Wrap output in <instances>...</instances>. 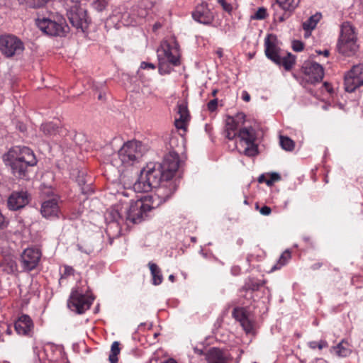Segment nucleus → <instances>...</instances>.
Instances as JSON below:
<instances>
[{"label":"nucleus","mask_w":363,"mask_h":363,"mask_svg":"<svg viewBox=\"0 0 363 363\" xmlns=\"http://www.w3.org/2000/svg\"><path fill=\"white\" fill-rule=\"evenodd\" d=\"M6 166L17 179L28 180L30 169L35 167L38 160L33 151L26 146H14L3 156Z\"/></svg>","instance_id":"obj_1"},{"label":"nucleus","mask_w":363,"mask_h":363,"mask_svg":"<svg viewBox=\"0 0 363 363\" xmlns=\"http://www.w3.org/2000/svg\"><path fill=\"white\" fill-rule=\"evenodd\" d=\"M145 151L141 142L130 140L123 144L118 153L113 158V166L119 169L122 167H129L138 162L142 157Z\"/></svg>","instance_id":"obj_2"},{"label":"nucleus","mask_w":363,"mask_h":363,"mask_svg":"<svg viewBox=\"0 0 363 363\" xmlns=\"http://www.w3.org/2000/svg\"><path fill=\"white\" fill-rule=\"evenodd\" d=\"M67 11V16L70 23L77 29L84 31L87 28L89 18L86 10L83 6L86 0H60Z\"/></svg>","instance_id":"obj_3"},{"label":"nucleus","mask_w":363,"mask_h":363,"mask_svg":"<svg viewBox=\"0 0 363 363\" xmlns=\"http://www.w3.org/2000/svg\"><path fill=\"white\" fill-rule=\"evenodd\" d=\"M156 208L147 196L130 203L125 207V220L133 223L142 222L148 216V213Z\"/></svg>","instance_id":"obj_4"},{"label":"nucleus","mask_w":363,"mask_h":363,"mask_svg":"<svg viewBox=\"0 0 363 363\" xmlns=\"http://www.w3.org/2000/svg\"><path fill=\"white\" fill-rule=\"evenodd\" d=\"M238 148H242V153L247 157H254L259 152L257 140V133L252 126L240 128L238 130Z\"/></svg>","instance_id":"obj_5"},{"label":"nucleus","mask_w":363,"mask_h":363,"mask_svg":"<svg viewBox=\"0 0 363 363\" xmlns=\"http://www.w3.org/2000/svg\"><path fill=\"white\" fill-rule=\"evenodd\" d=\"M357 35L354 28L349 23L341 26L340 35L337 42L338 51L345 55H351L357 50Z\"/></svg>","instance_id":"obj_6"},{"label":"nucleus","mask_w":363,"mask_h":363,"mask_svg":"<svg viewBox=\"0 0 363 363\" xmlns=\"http://www.w3.org/2000/svg\"><path fill=\"white\" fill-rule=\"evenodd\" d=\"M93 301L94 298L84 294L77 287L72 289L67 301V306L71 311L78 314H82L89 309Z\"/></svg>","instance_id":"obj_7"},{"label":"nucleus","mask_w":363,"mask_h":363,"mask_svg":"<svg viewBox=\"0 0 363 363\" xmlns=\"http://www.w3.org/2000/svg\"><path fill=\"white\" fill-rule=\"evenodd\" d=\"M36 24L43 32L50 36L64 37L69 31V27L62 18L57 21L49 18L38 19Z\"/></svg>","instance_id":"obj_8"},{"label":"nucleus","mask_w":363,"mask_h":363,"mask_svg":"<svg viewBox=\"0 0 363 363\" xmlns=\"http://www.w3.org/2000/svg\"><path fill=\"white\" fill-rule=\"evenodd\" d=\"M24 48L23 43L15 35H6L0 37V51L8 58L21 55Z\"/></svg>","instance_id":"obj_9"},{"label":"nucleus","mask_w":363,"mask_h":363,"mask_svg":"<svg viewBox=\"0 0 363 363\" xmlns=\"http://www.w3.org/2000/svg\"><path fill=\"white\" fill-rule=\"evenodd\" d=\"M177 189L175 181L165 179L161 185L156 188L155 194L147 196L157 208L162 203L169 199Z\"/></svg>","instance_id":"obj_10"},{"label":"nucleus","mask_w":363,"mask_h":363,"mask_svg":"<svg viewBox=\"0 0 363 363\" xmlns=\"http://www.w3.org/2000/svg\"><path fill=\"white\" fill-rule=\"evenodd\" d=\"M157 164L164 172L165 179H172L180 164L179 154L169 151L164 155L162 162Z\"/></svg>","instance_id":"obj_11"},{"label":"nucleus","mask_w":363,"mask_h":363,"mask_svg":"<svg viewBox=\"0 0 363 363\" xmlns=\"http://www.w3.org/2000/svg\"><path fill=\"white\" fill-rule=\"evenodd\" d=\"M363 84V65H354L345 76V86L347 92L354 91Z\"/></svg>","instance_id":"obj_12"},{"label":"nucleus","mask_w":363,"mask_h":363,"mask_svg":"<svg viewBox=\"0 0 363 363\" xmlns=\"http://www.w3.org/2000/svg\"><path fill=\"white\" fill-rule=\"evenodd\" d=\"M158 61H164L171 64L172 66H178L180 65L179 55L177 45L174 48L164 41L162 43L160 47L157 49Z\"/></svg>","instance_id":"obj_13"},{"label":"nucleus","mask_w":363,"mask_h":363,"mask_svg":"<svg viewBox=\"0 0 363 363\" xmlns=\"http://www.w3.org/2000/svg\"><path fill=\"white\" fill-rule=\"evenodd\" d=\"M41 257L40 251L34 247L26 248L21 255V262L24 270L30 272L38 264Z\"/></svg>","instance_id":"obj_14"},{"label":"nucleus","mask_w":363,"mask_h":363,"mask_svg":"<svg viewBox=\"0 0 363 363\" xmlns=\"http://www.w3.org/2000/svg\"><path fill=\"white\" fill-rule=\"evenodd\" d=\"M153 188H157L165 181L164 172L157 167V163H150L143 170Z\"/></svg>","instance_id":"obj_15"},{"label":"nucleus","mask_w":363,"mask_h":363,"mask_svg":"<svg viewBox=\"0 0 363 363\" xmlns=\"http://www.w3.org/2000/svg\"><path fill=\"white\" fill-rule=\"evenodd\" d=\"M306 82L314 84L320 82L324 77L323 67L317 62L306 63L303 67Z\"/></svg>","instance_id":"obj_16"},{"label":"nucleus","mask_w":363,"mask_h":363,"mask_svg":"<svg viewBox=\"0 0 363 363\" xmlns=\"http://www.w3.org/2000/svg\"><path fill=\"white\" fill-rule=\"evenodd\" d=\"M192 17L196 21L204 25L211 24L214 20V15L206 3L196 6Z\"/></svg>","instance_id":"obj_17"},{"label":"nucleus","mask_w":363,"mask_h":363,"mask_svg":"<svg viewBox=\"0 0 363 363\" xmlns=\"http://www.w3.org/2000/svg\"><path fill=\"white\" fill-rule=\"evenodd\" d=\"M14 328L18 335L31 337L34 324L29 315L23 314L15 322Z\"/></svg>","instance_id":"obj_18"},{"label":"nucleus","mask_w":363,"mask_h":363,"mask_svg":"<svg viewBox=\"0 0 363 363\" xmlns=\"http://www.w3.org/2000/svg\"><path fill=\"white\" fill-rule=\"evenodd\" d=\"M29 202L27 191H13L8 199L9 208L16 211L26 206Z\"/></svg>","instance_id":"obj_19"},{"label":"nucleus","mask_w":363,"mask_h":363,"mask_svg":"<svg viewBox=\"0 0 363 363\" xmlns=\"http://www.w3.org/2000/svg\"><path fill=\"white\" fill-rule=\"evenodd\" d=\"M264 52L266 56L272 62L279 60L280 49L277 44V38L274 35H269L264 40Z\"/></svg>","instance_id":"obj_20"},{"label":"nucleus","mask_w":363,"mask_h":363,"mask_svg":"<svg viewBox=\"0 0 363 363\" xmlns=\"http://www.w3.org/2000/svg\"><path fill=\"white\" fill-rule=\"evenodd\" d=\"M205 356L208 363H230L231 360L228 353L218 347L211 348Z\"/></svg>","instance_id":"obj_21"},{"label":"nucleus","mask_w":363,"mask_h":363,"mask_svg":"<svg viewBox=\"0 0 363 363\" xmlns=\"http://www.w3.org/2000/svg\"><path fill=\"white\" fill-rule=\"evenodd\" d=\"M41 214L46 218H55L59 217L60 207L56 199L45 201L41 205Z\"/></svg>","instance_id":"obj_22"},{"label":"nucleus","mask_w":363,"mask_h":363,"mask_svg":"<svg viewBox=\"0 0 363 363\" xmlns=\"http://www.w3.org/2000/svg\"><path fill=\"white\" fill-rule=\"evenodd\" d=\"M265 284V281H258L257 279L250 278L248 279L244 286L240 289V293H245L242 296L247 298H252V293L259 290V287Z\"/></svg>","instance_id":"obj_23"},{"label":"nucleus","mask_w":363,"mask_h":363,"mask_svg":"<svg viewBox=\"0 0 363 363\" xmlns=\"http://www.w3.org/2000/svg\"><path fill=\"white\" fill-rule=\"evenodd\" d=\"M106 219L109 220L110 223H116L118 225L125 221L127 222L125 220V207L117 206L111 208L108 213Z\"/></svg>","instance_id":"obj_24"},{"label":"nucleus","mask_w":363,"mask_h":363,"mask_svg":"<svg viewBox=\"0 0 363 363\" xmlns=\"http://www.w3.org/2000/svg\"><path fill=\"white\" fill-rule=\"evenodd\" d=\"M147 14V11L143 9H133L131 13L125 12L123 15L124 23L126 25H135L139 23V19L143 18Z\"/></svg>","instance_id":"obj_25"},{"label":"nucleus","mask_w":363,"mask_h":363,"mask_svg":"<svg viewBox=\"0 0 363 363\" xmlns=\"http://www.w3.org/2000/svg\"><path fill=\"white\" fill-rule=\"evenodd\" d=\"M241 127L235 122L233 116H227L225 120V125L224 135L228 140H234L238 135V130Z\"/></svg>","instance_id":"obj_26"},{"label":"nucleus","mask_w":363,"mask_h":363,"mask_svg":"<svg viewBox=\"0 0 363 363\" xmlns=\"http://www.w3.org/2000/svg\"><path fill=\"white\" fill-rule=\"evenodd\" d=\"M153 187L152 186L151 184L148 182V180L147 179L145 173H143V172L141 171L140 177L133 185V189L134 191L138 193L148 192Z\"/></svg>","instance_id":"obj_27"},{"label":"nucleus","mask_w":363,"mask_h":363,"mask_svg":"<svg viewBox=\"0 0 363 363\" xmlns=\"http://www.w3.org/2000/svg\"><path fill=\"white\" fill-rule=\"evenodd\" d=\"M278 65H282L284 69L287 71L291 69L295 64V57L291 53H287L286 55H279V60L278 62H274Z\"/></svg>","instance_id":"obj_28"},{"label":"nucleus","mask_w":363,"mask_h":363,"mask_svg":"<svg viewBox=\"0 0 363 363\" xmlns=\"http://www.w3.org/2000/svg\"><path fill=\"white\" fill-rule=\"evenodd\" d=\"M148 266L152 277V284L154 285H160L163 280L160 269L156 264L151 262L148 263Z\"/></svg>","instance_id":"obj_29"},{"label":"nucleus","mask_w":363,"mask_h":363,"mask_svg":"<svg viewBox=\"0 0 363 363\" xmlns=\"http://www.w3.org/2000/svg\"><path fill=\"white\" fill-rule=\"evenodd\" d=\"M0 266L2 267L3 271L9 274H14L18 271V265L16 260L10 257L5 258Z\"/></svg>","instance_id":"obj_30"},{"label":"nucleus","mask_w":363,"mask_h":363,"mask_svg":"<svg viewBox=\"0 0 363 363\" xmlns=\"http://www.w3.org/2000/svg\"><path fill=\"white\" fill-rule=\"evenodd\" d=\"M41 131L47 136H55L60 133V128L53 122H48L41 125Z\"/></svg>","instance_id":"obj_31"},{"label":"nucleus","mask_w":363,"mask_h":363,"mask_svg":"<svg viewBox=\"0 0 363 363\" xmlns=\"http://www.w3.org/2000/svg\"><path fill=\"white\" fill-rule=\"evenodd\" d=\"M279 6L286 12L292 13L298 6L300 0H277Z\"/></svg>","instance_id":"obj_32"},{"label":"nucleus","mask_w":363,"mask_h":363,"mask_svg":"<svg viewBox=\"0 0 363 363\" xmlns=\"http://www.w3.org/2000/svg\"><path fill=\"white\" fill-rule=\"evenodd\" d=\"M333 350L337 356L345 357L348 356L351 353V349L349 347L347 342L344 340L339 342L335 347H333Z\"/></svg>","instance_id":"obj_33"},{"label":"nucleus","mask_w":363,"mask_h":363,"mask_svg":"<svg viewBox=\"0 0 363 363\" xmlns=\"http://www.w3.org/2000/svg\"><path fill=\"white\" fill-rule=\"evenodd\" d=\"M320 18L321 14L318 13L311 16L307 21L303 23V30L306 32H311L315 28L318 22L320 20Z\"/></svg>","instance_id":"obj_34"},{"label":"nucleus","mask_w":363,"mask_h":363,"mask_svg":"<svg viewBox=\"0 0 363 363\" xmlns=\"http://www.w3.org/2000/svg\"><path fill=\"white\" fill-rule=\"evenodd\" d=\"M291 258V252L289 250H285L280 256L277 264H275L272 270H277L285 265Z\"/></svg>","instance_id":"obj_35"},{"label":"nucleus","mask_w":363,"mask_h":363,"mask_svg":"<svg viewBox=\"0 0 363 363\" xmlns=\"http://www.w3.org/2000/svg\"><path fill=\"white\" fill-rule=\"evenodd\" d=\"M50 0H18L20 4H26L27 7L36 9L44 6Z\"/></svg>","instance_id":"obj_36"},{"label":"nucleus","mask_w":363,"mask_h":363,"mask_svg":"<svg viewBox=\"0 0 363 363\" xmlns=\"http://www.w3.org/2000/svg\"><path fill=\"white\" fill-rule=\"evenodd\" d=\"M279 143L282 149L286 151H292L294 149V142L287 136L281 135L279 138Z\"/></svg>","instance_id":"obj_37"},{"label":"nucleus","mask_w":363,"mask_h":363,"mask_svg":"<svg viewBox=\"0 0 363 363\" xmlns=\"http://www.w3.org/2000/svg\"><path fill=\"white\" fill-rule=\"evenodd\" d=\"M120 353L119 342L115 341L112 343L111 347V353L109 354L108 359L111 363L118 362V354Z\"/></svg>","instance_id":"obj_38"},{"label":"nucleus","mask_w":363,"mask_h":363,"mask_svg":"<svg viewBox=\"0 0 363 363\" xmlns=\"http://www.w3.org/2000/svg\"><path fill=\"white\" fill-rule=\"evenodd\" d=\"M73 177H75L76 181L81 186H84L86 183V174L84 171L76 170L72 173Z\"/></svg>","instance_id":"obj_39"},{"label":"nucleus","mask_w":363,"mask_h":363,"mask_svg":"<svg viewBox=\"0 0 363 363\" xmlns=\"http://www.w3.org/2000/svg\"><path fill=\"white\" fill-rule=\"evenodd\" d=\"M233 316L240 323L247 318L246 311L243 308H235L233 311Z\"/></svg>","instance_id":"obj_40"},{"label":"nucleus","mask_w":363,"mask_h":363,"mask_svg":"<svg viewBox=\"0 0 363 363\" xmlns=\"http://www.w3.org/2000/svg\"><path fill=\"white\" fill-rule=\"evenodd\" d=\"M179 118L189 120V113L187 108V106L185 103H181L177 104Z\"/></svg>","instance_id":"obj_41"},{"label":"nucleus","mask_w":363,"mask_h":363,"mask_svg":"<svg viewBox=\"0 0 363 363\" xmlns=\"http://www.w3.org/2000/svg\"><path fill=\"white\" fill-rule=\"evenodd\" d=\"M107 6V0H92L91 1V6L99 12L104 11Z\"/></svg>","instance_id":"obj_42"},{"label":"nucleus","mask_w":363,"mask_h":363,"mask_svg":"<svg viewBox=\"0 0 363 363\" xmlns=\"http://www.w3.org/2000/svg\"><path fill=\"white\" fill-rule=\"evenodd\" d=\"M217 1L222 6L223 9L228 13H231L233 9L236 8L235 4L228 0H217Z\"/></svg>","instance_id":"obj_43"},{"label":"nucleus","mask_w":363,"mask_h":363,"mask_svg":"<svg viewBox=\"0 0 363 363\" xmlns=\"http://www.w3.org/2000/svg\"><path fill=\"white\" fill-rule=\"evenodd\" d=\"M167 63H168L167 62L159 61L158 68H159V72L161 74H167L170 73L171 68L169 67Z\"/></svg>","instance_id":"obj_44"},{"label":"nucleus","mask_w":363,"mask_h":363,"mask_svg":"<svg viewBox=\"0 0 363 363\" xmlns=\"http://www.w3.org/2000/svg\"><path fill=\"white\" fill-rule=\"evenodd\" d=\"M308 345L311 349L318 347L319 350H322L323 347H328V342L325 340H320V342L311 341L308 343Z\"/></svg>","instance_id":"obj_45"},{"label":"nucleus","mask_w":363,"mask_h":363,"mask_svg":"<svg viewBox=\"0 0 363 363\" xmlns=\"http://www.w3.org/2000/svg\"><path fill=\"white\" fill-rule=\"evenodd\" d=\"M240 323L246 333H248L252 330V324L248 317L242 320Z\"/></svg>","instance_id":"obj_46"},{"label":"nucleus","mask_w":363,"mask_h":363,"mask_svg":"<svg viewBox=\"0 0 363 363\" xmlns=\"http://www.w3.org/2000/svg\"><path fill=\"white\" fill-rule=\"evenodd\" d=\"M267 10L264 8L261 7L255 12L253 16V18L257 20L264 19L267 17Z\"/></svg>","instance_id":"obj_47"},{"label":"nucleus","mask_w":363,"mask_h":363,"mask_svg":"<svg viewBox=\"0 0 363 363\" xmlns=\"http://www.w3.org/2000/svg\"><path fill=\"white\" fill-rule=\"evenodd\" d=\"M235 122L240 127L244 125L245 120V115L243 113H238L235 116H233Z\"/></svg>","instance_id":"obj_48"},{"label":"nucleus","mask_w":363,"mask_h":363,"mask_svg":"<svg viewBox=\"0 0 363 363\" xmlns=\"http://www.w3.org/2000/svg\"><path fill=\"white\" fill-rule=\"evenodd\" d=\"M74 272V269H73V267L68 266V265H65L64 266V272L61 275V279L67 278V277H69L70 275H73Z\"/></svg>","instance_id":"obj_49"},{"label":"nucleus","mask_w":363,"mask_h":363,"mask_svg":"<svg viewBox=\"0 0 363 363\" xmlns=\"http://www.w3.org/2000/svg\"><path fill=\"white\" fill-rule=\"evenodd\" d=\"M281 179V177L279 175V174L277 173V172H272L271 174H270V179L269 180H267L266 181V184L268 185V186H271L273 184V183L274 182H277V181H279Z\"/></svg>","instance_id":"obj_50"},{"label":"nucleus","mask_w":363,"mask_h":363,"mask_svg":"<svg viewBox=\"0 0 363 363\" xmlns=\"http://www.w3.org/2000/svg\"><path fill=\"white\" fill-rule=\"evenodd\" d=\"M188 121V120L183 119L181 118H177L175 119V126L178 129H184L186 126V123Z\"/></svg>","instance_id":"obj_51"},{"label":"nucleus","mask_w":363,"mask_h":363,"mask_svg":"<svg viewBox=\"0 0 363 363\" xmlns=\"http://www.w3.org/2000/svg\"><path fill=\"white\" fill-rule=\"evenodd\" d=\"M293 50L296 52H300L303 50V43L299 40H294L292 44Z\"/></svg>","instance_id":"obj_52"},{"label":"nucleus","mask_w":363,"mask_h":363,"mask_svg":"<svg viewBox=\"0 0 363 363\" xmlns=\"http://www.w3.org/2000/svg\"><path fill=\"white\" fill-rule=\"evenodd\" d=\"M217 105H218V99H214L213 100H211L207 104V107H208V109L210 111L213 112V111H214L217 108Z\"/></svg>","instance_id":"obj_53"},{"label":"nucleus","mask_w":363,"mask_h":363,"mask_svg":"<svg viewBox=\"0 0 363 363\" xmlns=\"http://www.w3.org/2000/svg\"><path fill=\"white\" fill-rule=\"evenodd\" d=\"M9 225V220L7 218L2 214L0 211V228L4 229L6 228Z\"/></svg>","instance_id":"obj_54"},{"label":"nucleus","mask_w":363,"mask_h":363,"mask_svg":"<svg viewBox=\"0 0 363 363\" xmlns=\"http://www.w3.org/2000/svg\"><path fill=\"white\" fill-rule=\"evenodd\" d=\"M271 208L267 206H264L259 209V213L264 216H269L271 213Z\"/></svg>","instance_id":"obj_55"},{"label":"nucleus","mask_w":363,"mask_h":363,"mask_svg":"<svg viewBox=\"0 0 363 363\" xmlns=\"http://www.w3.org/2000/svg\"><path fill=\"white\" fill-rule=\"evenodd\" d=\"M140 68L145 69H155V65L150 62H142L140 64Z\"/></svg>","instance_id":"obj_56"},{"label":"nucleus","mask_w":363,"mask_h":363,"mask_svg":"<svg viewBox=\"0 0 363 363\" xmlns=\"http://www.w3.org/2000/svg\"><path fill=\"white\" fill-rule=\"evenodd\" d=\"M242 99L245 101L248 102L250 100V95L249 94V93L247 91H243L242 93Z\"/></svg>","instance_id":"obj_57"},{"label":"nucleus","mask_w":363,"mask_h":363,"mask_svg":"<svg viewBox=\"0 0 363 363\" xmlns=\"http://www.w3.org/2000/svg\"><path fill=\"white\" fill-rule=\"evenodd\" d=\"M323 264L321 262H316L311 265V269L313 270H318L322 267Z\"/></svg>","instance_id":"obj_58"},{"label":"nucleus","mask_w":363,"mask_h":363,"mask_svg":"<svg viewBox=\"0 0 363 363\" xmlns=\"http://www.w3.org/2000/svg\"><path fill=\"white\" fill-rule=\"evenodd\" d=\"M194 351L196 354H199V355H202L203 354V351L202 349H199L197 347H194Z\"/></svg>","instance_id":"obj_59"},{"label":"nucleus","mask_w":363,"mask_h":363,"mask_svg":"<svg viewBox=\"0 0 363 363\" xmlns=\"http://www.w3.org/2000/svg\"><path fill=\"white\" fill-rule=\"evenodd\" d=\"M323 86L325 88V89L328 91V92H331L332 91V88L330 87V84L328 82H325L323 84Z\"/></svg>","instance_id":"obj_60"},{"label":"nucleus","mask_w":363,"mask_h":363,"mask_svg":"<svg viewBox=\"0 0 363 363\" xmlns=\"http://www.w3.org/2000/svg\"><path fill=\"white\" fill-rule=\"evenodd\" d=\"M318 52L319 55L323 54V55H324L325 57H328V56L329 55V53H330L329 50H325L323 52H322V51H318V52Z\"/></svg>","instance_id":"obj_61"},{"label":"nucleus","mask_w":363,"mask_h":363,"mask_svg":"<svg viewBox=\"0 0 363 363\" xmlns=\"http://www.w3.org/2000/svg\"><path fill=\"white\" fill-rule=\"evenodd\" d=\"M161 24L160 23H156L154 24L153 26V30L155 31L157 30L158 28H160L161 27Z\"/></svg>","instance_id":"obj_62"},{"label":"nucleus","mask_w":363,"mask_h":363,"mask_svg":"<svg viewBox=\"0 0 363 363\" xmlns=\"http://www.w3.org/2000/svg\"><path fill=\"white\" fill-rule=\"evenodd\" d=\"M216 54L218 55V56L220 58L223 57V50L222 49H218L217 51H216Z\"/></svg>","instance_id":"obj_63"},{"label":"nucleus","mask_w":363,"mask_h":363,"mask_svg":"<svg viewBox=\"0 0 363 363\" xmlns=\"http://www.w3.org/2000/svg\"><path fill=\"white\" fill-rule=\"evenodd\" d=\"M264 181V175H261L259 176V179H258V182L259 183H262Z\"/></svg>","instance_id":"obj_64"}]
</instances>
